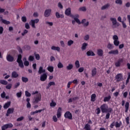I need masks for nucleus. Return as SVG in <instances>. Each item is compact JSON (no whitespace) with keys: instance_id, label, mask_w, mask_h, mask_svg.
I'll return each mask as SVG.
<instances>
[{"instance_id":"a211bd4d","label":"nucleus","mask_w":130,"mask_h":130,"mask_svg":"<svg viewBox=\"0 0 130 130\" xmlns=\"http://www.w3.org/2000/svg\"><path fill=\"white\" fill-rule=\"evenodd\" d=\"M19 77V74L17 73V72L13 71L12 73V78H14V79H16Z\"/></svg>"},{"instance_id":"6e6552de","label":"nucleus","mask_w":130,"mask_h":130,"mask_svg":"<svg viewBox=\"0 0 130 130\" xmlns=\"http://www.w3.org/2000/svg\"><path fill=\"white\" fill-rule=\"evenodd\" d=\"M39 22V19H36L35 20H31L30 22H29L30 25H31L32 28H36V26H35V24L38 23Z\"/></svg>"},{"instance_id":"f3484780","label":"nucleus","mask_w":130,"mask_h":130,"mask_svg":"<svg viewBox=\"0 0 130 130\" xmlns=\"http://www.w3.org/2000/svg\"><path fill=\"white\" fill-rule=\"evenodd\" d=\"M96 94L95 93L92 94L90 96V98H91L90 101L91 102H95V101H96Z\"/></svg>"},{"instance_id":"2eb2a0df","label":"nucleus","mask_w":130,"mask_h":130,"mask_svg":"<svg viewBox=\"0 0 130 130\" xmlns=\"http://www.w3.org/2000/svg\"><path fill=\"white\" fill-rule=\"evenodd\" d=\"M57 118H60L61 117V108L59 107L57 112Z\"/></svg>"},{"instance_id":"bf43d9fd","label":"nucleus","mask_w":130,"mask_h":130,"mask_svg":"<svg viewBox=\"0 0 130 130\" xmlns=\"http://www.w3.org/2000/svg\"><path fill=\"white\" fill-rule=\"evenodd\" d=\"M16 95H17V97H18V98H20V97L22 96V91L17 92L16 93Z\"/></svg>"},{"instance_id":"6ab92c4d","label":"nucleus","mask_w":130,"mask_h":130,"mask_svg":"<svg viewBox=\"0 0 130 130\" xmlns=\"http://www.w3.org/2000/svg\"><path fill=\"white\" fill-rule=\"evenodd\" d=\"M87 56H95V53L92 51H88L86 52Z\"/></svg>"},{"instance_id":"4c0bfd02","label":"nucleus","mask_w":130,"mask_h":130,"mask_svg":"<svg viewBox=\"0 0 130 130\" xmlns=\"http://www.w3.org/2000/svg\"><path fill=\"white\" fill-rule=\"evenodd\" d=\"M21 80L23 83H27V82L28 81V78L24 77L21 78Z\"/></svg>"},{"instance_id":"cd10ccee","label":"nucleus","mask_w":130,"mask_h":130,"mask_svg":"<svg viewBox=\"0 0 130 130\" xmlns=\"http://www.w3.org/2000/svg\"><path fill=\"white\" fill-rule=\"evenodd\" d=\"M96 74H97V69H96V68L92 69L91 71L92 77H95V75Z\"/></svg>"},{"instance_id":"39448f33","label":"nucleus","mask_w":130,"mask_h":130,"mask_svg":"<svg viewBox=\"0 0 130 130\" xmlns=\"http://www.w3.org/2000/svg\"><path fill=\"white\" fill-rule=\"evenodd\" d=\"M113 39L114 40V44L115 46H118L119 45V41H118V37L117 35H115L113 36Z\"/></svg>"},{"instance_id":"1a4fd4ad","label":"nucleus","mask_w":130,"mask_h":130,"mask_svg":"<svg viewBox=\"0 0 130 130\" xmlns=\"http://www.w3.org/2000/svg\"><path fill=\"white\" fill-rule=\"evenodd\" d=\"M93 123L91 120H89L88 121V123L86 124L84 126V129L85 130H91V125Z\"/></svg>"},{"instance_id":"9b49d317","label":"nucleus","mask_w":130,"mask_h":130,"mask_svg":"<svg viewBox=\"0 0 130 130\" xmlns=\"http://www.w3.org/2000/svg\"><path fill=\"white\" fill-rule=\"evenodd\" d=\"M123 61V58H120L119 59L117 62H115V66L116 67V68H119L120 67L121 63Z\"/></svg>"},{"instance_id":"e2e57ef3","label":"nucleus","mask_w":130,"mask_h":130,"mask_svg":"<svg viewBox=\"0 0 130 130\" xmlns=\"http://www.w3.org/2000/svg\"><path fill=\"white\" fill-rule=\"evenodd\" d=\"M89 38H90V37L89 36V35H86V36H85L84 39V40H86V41H87V40H89Z\"/></svg>"},{"instance_id":"c9c22d12","label":"nucleus","mask_w":130,"mask_h":130,"mask_svg":"<svg viewBox=\"0 0 130 130\" xmlns=\"http://www.w3.org/2000/svg\"><path fill=\"white\" fill-rule=\"evenodd\" d=\"M17 62H18L19 67H20V68H21V69H23L24 68V64H23V61H18Z\"/></svg>"},{"instance_id":"680f3d73","label":"nucleus","mask_w":130,"mask_h":130,"mask_svg":"<svg viewBox=\"0 0 130 130\" xmlns=\"http://www.w3.org/2000/svg\"><path fill=\"white\" fill-rule=\"evenodd\" d=\"M1 96L2 98H6V92L5 91H3L2 93L1 94Z\"/></svg>"},{"instance_id":"a878e982","label":"nucleus","mask_w":130,"mask_h":130,"mask_svg":"<svg viewBox=\"0 0 130 130\" xmlns=\"http://www.w3.org/2000/svg\"><path fill=\"white\" fill-rule=\"evenodd\" d=\"M109 54H118V50H113L109 52Z\"/></svg>"},{"instance_id":"a18cd8bd","label":"nucleus","mask_w":130,"mask_h":130,"mask_svg":"<svg viewBox=\"0 0 130 130\" xmlns=\"http://www.w3.org/2000/svg\"><path fill=\"white\" fill-rule=\"evenodd\" d=\"M72 44H74V41L70 40L68 42V46H71Z\"/></svg>"},{"instance_id":"e433bc0d","label":"nucleus","mask_w":130,"mask_h":130,"mask_svg":"<svg viewBox=\"0 0 130 130\" xmlns=\"http://www.w3.org/2000/svg\"><path fill=\"white\" fill-rule=\"evenodd\" d=\"M50 106L51 107H55V106H56V103L54 102L53 100H52L50 104Z\"/></svg>"},{"instance_id":"473e14b6","label":"nucleus","mask_w":130,"mask_h":130,"mask_svg":"<svg viewBox=\"0 0 130 130\" xmlns=\"http://www.w3.org/2000/svg\"><path fill=\"white\" fill-rule=\"evenodd\" d=\"M87 46H88V44L87 43H84L82 44V46L81 47L82 50H86V49L87 48Z\"/></svg>"},{"instance_id":"0e129e2a","label":"nucleus","mask_w":130,"mask_h":130,"mask_svg":"<svg viewBox=\"0 0 130 130\" xmlns=\"http://www.w3.org/2000/svg\"><path fill=\"white\" fill-rule=\"evenodd\" d=\"M79 73H83L84 72V67H81L78 69Z\"/></svg>"},{"instance_id":"412c9836","label":"nucleus","mask_w":130,"mask_h":130,"mask_svg":"<svg viewBox=\"0 0 130 130\" xmlns=\"http://www.w3.org/2000/svg\"><path fill=\"white\" fill-rule=\"evenodd\" d=\"M110 99H111V95H108V96H105L104 98V102H109L110 101Z\"/></svg>"},{"instance_id":"393cba45","label":"nucleus","mask_w":130,"mask_h":130,"mask_svg":"<svg viewBox=\"0 0 130 130\" xmlns=\"http://www.w3.org/2000/svg\"><path fill=\"white\" fill-rule=\"evenodd\" d=\"M125 112H127L128 111V108H129V103L126 102L125 104Z\"/></svg>"},{"instance_id":"37998d69","label":"nucleus","mask_w":130,"mask_h":130,"mask_svg":"<svg viewBox=\"0 0 130 130\" xmlns=\"http://www.w3.org/2000/svg\"><path fill=\"white\" fill-rule=\"evenodd\" d=\"M34 54L35 55L36 59H37V60H39V59H40V55L39 54H36V53H35Z\"/></svg>"},{"instance_id":"f8f14e48","label":"nucleus","mask_w":130,"mask_h":130,"mask_svg":"<svg viewBox=\"0 0 130 130\" xmlns=\"http://www.w3.org/2000/svg\"><path fill=\"white\" fill-rule=\"evenodd\" d=\"M47 79V75L46 73L43 74L40 77V80L42 82H44Z\"/></svg>"},{"instance_id":"0eeeda50","label":"nucleus","mask_w":130,"mask_h":130,"mask_svg":"<svg viewBox=\"0 0 130 130\" xmlns=\"http://www.w3.org/2000/svg\"><path fill=\"white\" fill-rule=\"evenodd\" d=\"M123 78V76L121 73H118L115 76V79L117 80L116 82H121V81H122Z\"/></svg>"},{"instance_id":"72a5a7b5","label":"nucleus","mask_w":130,"mask_h":130,"mask_svg":"<svg viewBox=\"0 0 130 130\" xmlns=\"http://www.w3.org/2000/svg\"><path fill=\"white\" fill-rule=\"evenodd\" d=\"M14 111H15V109H14V108H10L7 110L8 113H9L10 114L12 113H14Z\"/></svg>"},{"instance_id":"dca6fc26","label":"nucleus","mask_w":130,"mask_h":130,"mask_svg":"<svg viewBox=\"0 0 130 130\" xmlns=\"http://www.w3.org/2000/svg\"><path fill=\"white\" fill-rule=\"evenodd\" d=\"M97 54L99 56H103V54H104L103 50L101 49H98L97 50Z\"/></svg>"},{"instance_id":"052dcab7","label":"nucleus","mask_w":130,"mask_h":130,"mask_svg":"<svg viewBox=\"0 0 130 130\" xmlns=\"http://www.w3.org/2000/svg\"><path fill=\"white\" fill-rule=\"evenodd\" d=\"M110 117V112H108L106 115V119H109Z\"/></svg>"},{"instance_id":"774afa93","label":"nucleus","mask_w":130,"mask_h":130,"mask_svg":"<svg viewBox=\"0 0 130 130\" xmlns=\"http://www.w3.org/2000/svg\"><path fill=\"white\" fill-rule=\"evenodd\" d=\"M127 91L124 92L123 93V96L124 97V98H126V97H127Z\"/></svg>"},{"instance_id":"f03ea898","label":"nucleus","mask_w":130,"mask_h":130,"mask_svg":"<svg viewBox=\"0 0 130 130\" xmlns=\"http://www.w3.org/2000/svg\"><path fill=\"white\" fill-rule=\"evenodd\" d=\"M41 101V94L39 93L36 95V97H35L33 100L34 103H38Z\"/></svg>"},{"instance_id":"58836bf2","label":"nucleus","mask_w":130,"mask_h":130,"mask_svg":"<svg viewBox=\"0 0 130 130\" xmlns=\"http://www.w3.org/2000/svg\"><path fill=\"white\" fill-rule=\"evenodd\" d=\"M75 67L76 69H79V68H80V61L78 60L75 61Z\"/></svg>"},{"instance_id":"4d7b16f0","label":"nucleus","mask_w":130,"mask_h":130,"mask_svg":"<svg viewBox=\"0 0 130 130\" xmlns=\"http://www.w3.org/2000/svg\"><path fill=\"white\" fill-rule=\"evenodd\" d=\"M115 3L118 5H122V1L121 0H116Z\"/></svg>"},{"instance_id":"13d9d810","label":"nucleus","mask_w":130,"mask_h":130,"mask_svg":"<svg viewBox=\"0 0 130 130\" xmlns=\"http://www.w3.org/2000/svg\"><path fill=\"white\" fill-rule=\"evenodd\" d=\"M52 119L54 122H57V117H56V116L54 115L52 117Z\"/></svg>"},{"instance_id":"5fc2aeb1","label":"nucleus","mask_w":130,"mask_h":130,"mask_svg":"<svg viewBox=\"0 0 130 130\" xmlns=\"http://www.w3.org/2000/svg\"><path fill=\"white\" fill-rule=\"evenodd\" d=\"M21 20L24 23H26V22H27V18H26V17L25 16H22L21 18Z\"/></svg>"},{"instance_id":"f704fd0d","label":"nucleus","mask_w":130,"mask_h":130,"mask_svg":"<svg viewBox=\"0 0 130 130\" xmlns=\"http://www.w3.org/2000/svg\"><path fill=\"white\" fill-rule=\"evenodd\" d=\"M74 68L73 64H69L66 68L68 71H71Z\"/></svg>"},{"instance_id":"423d86ee","label":"nucleus","mask_w":130,"mask_h":130,"mask_svg":"<svg viewBox=\"0 0 130 130\" xmlns=\"http://www.w3.org/2000/svg\"><path fill=\"white\" fill-rule=\"evenodd\" d=\"M13 126H14V125H13V124L11 123H9L8 124H4L1 127V128L2 130H6L7 129V128H11V127H13Z\"/></svg>"},{"instance_id":"49530a36","label":"nucleus","mask_w":130,"mask_h":130,"mask_svg":"<svg viewBox=\"0 0 130 130\" xmlns=\"http://www.w3.org/2000/svg\"><path fill=\"white\" fill-rule=\"evenodd\" d=\"M35 59L34 56L30 55L28 57V60L29 61H34Z\"/></svg>"},{"instance_id":"c756f323","label":"nucleus","mask_w":130,"mask_h":130,"mask_svg":"<svg viewBox=\"0 0 130 130\" xmlns=\"http://www.w3.org/2000/svg\"><path fill=\"white\" fill-rule=\"evenodd\" d=\"M65 15H66V16H70V15H71V8H69L66 10Z\"/></svg>"},{"instance_id":"9d476101","label":"nucleus","mask_w":130,"mask_h":130,"mask_svg":"<svg viewBox=\"0 0 130 130\" xmlns=\"http://www.w3.org/2000/svg\"><path fill=\"white\" fill-rule=\"evenodd\" d=\"M110 20L112 22V24L113 25V26H117V27H118V26H119V23L117 22V21H116V18H110Z\"/></svg>"},{"instance_id":"7c9ffc66","label":"nucleus","mask_w":130,"mask_h":130,"mask_svg":"<svg viewBox=\"0 0 130 130\" xmlns=\"http://www.w3.org/2000/svg\"><path fill=\"white\" fill-rule=\"evenodd\" d=\"M54 70V68L53 66H48L47 67V70L50 72V73H53V71Z\"/></svg>"},{"instance_id":"864d4df0","label":"nucleus","mask_w":130,"mask_h":130,"mask_svg":"<svg viewBox=\"0 0 130 130\" xmlns=\"http://www.w3.org/2000/svg\"><path fill=\"white\" fill-rule=\"evenodd\" d=\"M27 33H28V30L24 29L23 30V32L21 34V35H22V36H25V35H26V34H27Z\"/></svg>"},{"instance_id":"4468645a","label":"nucleus","mask_w":130,"mask_h":130,"mask_svg":"<svg viewBox=\"0 0 130 130\" xmlns=\"http://www.w3.org/2000/svg\"><path fill=\"white\" fill-rule=\"evenodd\" d=\"M7 60L9 61V62H13L14 61V57H13L10 54H9L7 56Z\"/></svg>"},{"instance_id":"a19ab883","label":"nucleus","mask_w":130,"mask_h":130,"mask_svg":"<svg viewBox=\"0 0 130 130\" xmlns=\"http://www.w3.org/2000/svg\"><path fill=\"white\" fill-rule=\"evenodd\" d=\"M57 68L58 69H62V68H63V64H62L61 62H59L57 64Z\"/></svg>"},{"instance_id":"20e7f679","label":"nucleus","mask_w":130,"mask_h":130,"mask_svg":"<svg viewBox=\"0 0 130 130\" xmlns=\"http://www.w3.org/2000/svg\"><path fill=\"white\" fill-rule=\"evenodd\" d=\"M75 17H74V21H75V22H76V23H77V24H79V25H80V24H84V23H85V22H86V19H84L81 21H80V19H78V18H79V15L77 14L75 15Z\"/></svg>"},{"instance_id":"f257e3e1","label":"nucleus","mask_w":130,"mask_h":130,"mask_svg":"<svg viewBox=\"0 0 130 130\" xmlns=\"http://www.w3.org/2000/svg\"><path fill=\"white\" fill-rule=\"evenodd\" d=\"M101 110L103 113H107V112L111 113L113 110L111 108H108V105L106 104L102 105L100 107Z\"/></svg>"},{"instance_id":"338daca9","label":"nucleus","mask_w":130,"mask_h":130,"mask_svg":"<svg viewBox=\"0 0 130 130\" xmlns=\"http://www.w3.org/2000/svg\"><path fill=\"white\" fill-rule=\"evenodd\" d=\"M115 125V122L113 121L110 125L111 128H113V127Z\"/></svg>"},{"instance_id":"ddd939ff","label":"nucleus","mask_w":130,"mask_h":130,"mask_svg":"<svg viewBox=\"0 0 130 130\" xmlns=\"http://www.w3.org/2000/svg\"><path fill=\"white\" fill-rule=\"evenodd\" d=\"M50 14H51V10L50 9H46L44 12V16L48 17L50 16Z\"/></svg>"},{"instance_id":"b1692460","label":"nucleus","mask_w":130,"mask_h":130,"mask_svg":"<svg viewBox=\"0 0 130 130\" xmlns=\"http://www.w3.org/2000/svg\"><path fill=\"white\" fill-rule=\"evenodd\" d=\"M55 82L52 81V82H50L48 84V85L46 87V89H49V88H50V87H51V86H55Z\"/></svg>"},{"instance_id":"c03bdc74","label":"nucleus","mask_w":130,"mask_h":130,"mask_svg":"<svg viewBox=\"0 0 130 130\" xmlns=\"http://www.w3.org/2000/svg\"><path fill=\"white\" fill-rule=\"evenodd\" d=\"M107 47L108 48V49H112L113 48V47H114V46H113V45L109 43L108 44Z\"/></svg>"},{"instance_id":"603ef678","label":"nucleus","mask_w":130,"mask_h":130,"mask_svg":"<svg viewBox=\"0 0 130 130\" xmlns=\"http://www.w3.org/2000/svg\"><path fill=\"white\" fill-rule=\"evenodd\" d=\"M17 49L19 53H23V50L21 49V47L19 46H17Z\"/></svg>"},{"instance_id":"6e6d98bb","label":"nucleus","mask_w":130,"mask_h":130,"mask_svg":"<svg viewBox=\"0 0 130 130\" xmlns=\"http://www.w3.org/2000/svg\"><path fill=\"white\" fill-rule=\"evenodd\" d=\"M24 119L23 116H21L16 119V121H22Z\"/></svg>"},{"instance_id":"4be33fe9","label":"nucleus","mask_w":130,"mask_h":130,"mask_svg":"<svg viewBox=\"0 0 130 130\" xmlns=\"http://www.w3.org/2000/svg\"><path fill=\"white\" fill-rule=\"evenodd\" d=\"M43 73H45V69H43V67H40L38 74H39V75H41V74H43Z\"/></svg>"},{"instance_id":"7ed1b4c3","label":"nucleus","mask_w":130,"mask_h":130,"mask_svg":"<svg viewBox=\"0 0 130 130\" xmlns=\"http://www.w3.org/2000/svg\"><path fill=\"white\" fill-rule=\"evenodd\" d=\"M64 117L65 118H67L68 119H70L72 120L73 119V114L70 111H67L64 114Z\"/></svg>"},{"instance_id":"bb28decb","label":"nucleus","mask_w":130,"mask_h":130,"mask_svg":"<svg viewBox=\"0 0 130 130\" xmlns=\"http://www.w3.org/2000/svg\"><path fill=\"white\" fill-rule=\"evenodd\" d=\"M43 110H44V109L39 110H36L34 112H31L30 115H34V114H36V113H38V112H41L42 111H43Z\"/></svg>"},{"instance_id":"de8ad7c7","label":"nucleus","mask_w":130,"mask_h":130,"mask_svg":"<svg viewBox=\"0 0 130 130\" xmlns=\"http://www.w3.org/2000/svg\"><path fill=\"white\" fill-rule=\"evenodd\" d=\"M79 11H82V12H86L87 11V9L85 7H82L79 8Z\"/></svg>"},{"instance_id":"ea45409f","label":"nucleus","mask_w":130,"mask_h":130,"mask_svg":"<svg viewBox=\"0 0 130 130\" xmlns=\"http://www.w3.org/2000/svg\"><path fill=\"white\" fill-rule=\"evenodd\" d=\"M0 83H1L2 85H8V81L4 80H1Z\"/></svg>"},{"instance_id":"5701e85b","label":"nucleus","mask_w":130,"mask_h":130,"mask_svg":"<svg viewBox=\"0 0 130 130\" xmlns=\"http://www.w3.org/2000/svg\"><path fill=\"white\" fill-rule=\"evenodd\" d=\"M11 106V102H8L4 106V109H8Z\"/></svg>"},{"instance_id":"79ce46f5","label":"nucleus","mask_w":130,"mask_h":130,"mask_svg":"<svg viewBox=\"0 0 130 130\" xmlns=\"http://www.w3.org/2000/svg\"><path fill=\"white\" fill-rule=\"evenodd\" d=\"M17 61H22V55L19 54L18 55L17 59Z\"/></svg>"},{"instance_id":"8fccbe9b","label":"nucleus","mask_w":130,"mask_h":130,"mask_svg":"<svg viewBox=\"0 0 130 130\" xmlns=\"http://www.w3.org/2000/svg\"><path fill=\"white\" fill-rule=\"evenodd\" d=\"M2 22L5 25H9V24H10V21H7L6 19H3Z\"/></svg>"},{"instance_id":"3c124183","label":"nucleus","mask_w":130,"mask_h":130,"mask_svg":"<svg viewBox=\"0 0 130 130\" xmlns=\"http://www.w3.org/2000/svg\"><path fill=\"white\" fill-rule=\"evenodd\" d=\"M6 88L8 90H11L12 89V84H9L6 86Z\"/></svg>"},{"instance_id":"c85d7f7f","label":"nucleus","mask_w":130,"mask_h":130,"mask_svg":"<svg viewBox=\"0 0 130 130\" xmlns=\"http://www.w3.org/2000/svg\"><path fill=\"white\" fill-rule=\"evenodd\" d=\"M52 50H56L57 51H60V48L59 47H55L54 46H52L51 47Z\"/></svg>"},{"instance_id":"69168bd1","label":"nucleus","mask_w":130,"mask_h":130,"mask_svg":"<svg viewBox=\"0 0 130 130\" xmlns=\"http://www.w3.org/2000/svg\"><path fill=\"white\" fill-rule=\"evenodd\" d=\"M121 125L120 124V123H118V122L116 121V124L115 125V126L116 127H120V126Z\"/></svg>"},{"instance_id":"09e8293b","label":"nucleus","mask_w":130,"mask_h":130,"mask_svg":"<svg viewBox=\"0 0 130 130\" xmlns=\"http://www.w3.org/2000/svg\"><path fill=\"white\" fill-rule=\"evenodd\" d=\"M25 94L26 97H31V93H30L28 91L26 90L25 91Z\"/></svg>"},{"instance_id":"aec40b11","label":"nucleus","mask_w":130,"mask_h":130,"mask_svg":"<svg viewBox=\"0 0 130 130\" xmlns=\"http://www.w3.org/2000/svg\"><path fill=\"white\" fill-rule=\"evenodd\" d=\"M55 16L57 18V19H59V18H64V15H63V14H59V13L56 12L55 13Z\"/></svg>"},{"instance_id":"2f4dec72","label":"nucleus","mask_w":130,"mask_h":130,"mask_svg":"<svg viewBox=\"0 0 130 130\" xmlns=\"http://www.w3.org/2000/svg\"><path fill=\"white\" fill-rule=\"evenodd\" d=\"M109 7H110V4H107L106 5H105L104 6H103V7H102L101 10H106V9H108V8H109Z\"/></svg>"}]
</instances>
